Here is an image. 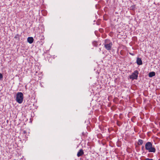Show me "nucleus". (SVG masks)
<instances>
[{"instance_id":"nucleus-11","label":"nucleus","mask_w":160,"mask_h":160,"mask_svg":"<svg viewBox=\"0 0 160 160\" xmlns=\"http://www.w3.org/2000/svg\"><path fill=\"white\" fill-rule=\"evenodd\" d=\"M122 122L118 121L117 122V124L118 126H120L122 125Z\"/></svg>"},{"instance_id":"nucleus-8","label":"nucleus","mask_w":160,"mask_h":160,"mask_svg":"<svg viewBox=\"0 0 160 160\" xmlns=\"http://www.w3.org/2000/svg\"><path fill=\"white\" fill-rule=\"evenodd\" d=\"M155 75V73L154 72H149L148 74V76L149 77L151 78L154 76Z\"/></svg>"},{"instance_id":"nucleus-13","label":"nucleus","mask_w":160,"mask_h":160,"mask_svg":"<svg viewBox=\"0 0 160 160\" xmlns=\"http://www.w3.org/2000/svg\"><path fill=\"white\" fill-rule=\"evenodd\" d=\"M3 76L2 74L0 73V80H1L2 79Z\"/></svg>"},{"instance_id":"nucleus-14","label":"nucleus","mask_w":160,"mask_h":160,"mask_svg":"<svg viewBox=\"0 0 160 160\" xmlns=\"http://www.w3.org/2000/svg\"><path fill=\"white\" fill-rule=\"evenodd\" d=\"M144 147L143 146H142V148H141V149L142 151L143 150H144Z\"/></svg>"},{"instance_id":"nucleus-12","label":"nucleus","mask_w":160,"mask_h":160,"mask_svg":"<svg viewBox=\"0 0 160 160\" xmlns=\"http://www.w3.org/2000/svg\"><path fill=\"white\" fill-rule=\"evenodd\" d=\"M14 38L16 39H17L18 40H19V36L18 35H16Z\"/></svg>"},{"instance_id":"nucleus-15","label":"nucleus","mask_w":160,"mask_h":160,"mask_svg":"<svg viewBox=\"0 0 160 160\" xmlns=\"http://www.w3.org/2000/svg\"><path fill=\"white\" fill-rule=\"evenodd\" d=\"M26 131H23V133H24V134L26 133Z\"/></svg>"},{"instance_id":"nucleus-3","label":"nucleus","mask_w":160,"mask_h":160,"mask_svg":"<svg viewBox=\"0 0 160 160\" xmlns=\"http://www.w3.org/2000/svg\"><path fill=\"white\" fill-rule=\"evenodd\" d=\"M16 100L19 103H21L23 101V94L21 92H18L16 95Z\"/></svg>"},{"instance_id":"nucleus-10","label":"nucleus","mask_w":160,"mask_h":160,"mask_svg":"<svg viewBox=\"0 0 160 160\" xmlns=\"http://www.w3.org/2000/svg\"><path fill=\"white\" fill-rule=\"evenodd\" d=\"M93 45L95 47H97L98 46V44L97 42L96 41L93 42H92Z\"/></svg>"},{"instance_id":"nucleus-1","label":"nucleus","mask_w":160,"mask_h":160,"mask_svg":"<svg viewBox=\"0 0 160 160\" xmlns=\"http://www.w3.org/2000/svg\"><path fill=\"white\" fill-rule=\"evenodd\" d=\"M145 148L146 150L150 152L155 153L156 152V149L152 143L149 142H147L145 145Z\"/></svg>"},{"instance_id":"nucleus-6","label":"nucleus","mask_w":160,"mask_h":160,"mask_svg":"<svg viewBox=\"0 0 160 160\" xmlns=\"http://www.w3.org/2000/svg\"><path fill=\"white\" fill-rule=\"evenodd\" d=\"M84 154L83 150L82 149H80L77 153V155L78 157L82 156Z\"/></svg>"},{"instance_id":"nucleus-5","label":"nucleus","mask_w":160,"mask_h":160,"mask_svg":"<svg viewBox=\"0 0 160 160\" xmlns=\"http://www.w3.org/2000/svg\"><path fill=\"white\" fill-rule=\"evenodd\" d=\"M136 62L138 65H141L142 64V62L141 59L139 58H137Z\"/></svg>"},{"instance_id":"nucleus-4","label":"nucleus","mask_w":160,"mask_h":160,"mask_svg":"<svg viewBox=\"0 0 160 160\" xmlns=\"http://www.w3.org/2000/svg\"><path fill=\"white\" fill-rule=\"evenodd\" d=\"M139 73L138 71L136 70L132 73L131 75L129 76V78L132 79V80L134 79L137 80L138 78V75Z\"/></svg>"},{"instance_id":"nucleus-9","label":"nucleus","mask_w":160,"mask_h":160,"mask_svg":"<svg viewBox=\"0 0 160 160\" xmlns=\"http://www.w3.org/2000/svg\"><path fill=\"white\" fill-rule=\"evenodd\" d=\"M143 142V140L141 139H139L138 140V144L139 145H142Z\"/></svg>"},{"instance_id":"nucleus-7","label":"nucleus","mask_w":160,"mask_h":160,"mask_svg":"<svg viewBox=\"0 0 160 160\" xmlns=\"http://www.w3.org/2000/svg\"><path fill=\"white\" fill-rule=\"evenodd\" d=\"M28 42L30 44L32 43L34 41V39L32 37H29L27 39Z\"/></svg>"},{"instance_id":"nucleus-16","label":"nucleus","mask_w":160,"mask_h":160,"mask_svg":"<svg viewBox=\"0 0 160 160\" xmlns=\"http://www.w3.org/2000/svg\"><path fill=\"white\" fill-rule=\"evenodd\" d=\"M130 54L131 55H133V54H132V53H130Z\"/></svg>"},{"instance_id":"nucleus-2","label":"nucleus","mask_w":160,"mask_h":160,"mask_svg":"<svg viewBox=\"0 0 160 160\" xmlns=\"http://www.w3.org/2000/svg\"><path fill=\"white\" fill-rule=\"evenodd\" d=\"M105 48L108 51L111 50L112 45V42L108 39H106L104 44Z\"/></svg>"}]
</instances>
